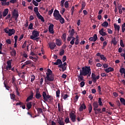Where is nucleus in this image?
Returning <instances> with one entry per match:
<instances>
[{
	"instance_id": "1",
	"label": "nucleus",
	"mask_w": 125,
	"mask_h": 125,
	"mask_svg": "<svg viewBox=\"0 0 125 125\" xmlns=\"http://www.w3.org/2000/svg\"><path fill=\"white\" fill-rule=\"evenodd\" d=\"M80 75H77L78 82L83 81V77L87 76V78H88V77H90V75H91V69H90V66L83 67L82 69H80Z\"/></svg>"
},
{
	"instance_id": "2",
	"label": "nucleus",
	"mask_w": 125,
	"mask_h": 125,
	"mask_svg": "<svg viewBox=\"0 0 125 125\" xmlns=\"http://www.w3.org/2000/svg\"><path fill=\"white\" fill-rule=\"evenodd\" d=\"M53 16L56 20L58 21L60 20V22L61 24H64L65 23V20L62 16L60 15V13H59V11L57 10H55L53 13Z\"/></svg>"
},
{
	"instance_id": "3",
	"label": "nucleus",
	"mask_w": 125,
	"mask_h": 125,
	"mask_svg": "<svg viewBox=\"0 0 125 125\" xmlns=\"http://www.w3.org/2000/svg\"><path fill=\"white\" fill-rule=\"evenodd\" d=\"M46 77L44 82L45 83H47V84H48L47 81L49 82H53L54 81V75H52V71L50 69H47V72L46 73Z\"/></svg>"
},
{
	"instance_id": "4",
	"label": "nucleus",
	"mask_w": 125,
	"mask_h": 125,
	"mask_svg": "<svg viewBox=\"0 0 125 125\" xmlns=\"http://www.w3.org/2000/svg\"><path fill=\"white\" fill-rule=\"evenodd\" d=\"M42 96L44 101H48V100H49V101H51V100H53L52 96L49 95H47L46 92L45 91L42 92Z\"/></svg>"
},
{
	"instance_id": "5",
	"label": "nucleus",
	"mask_w": 125,
	"mask_h": 125,
	"mask_svg": "<svg viewBox=\"0 0 125 125\" xmlns=\"http://www.w3.org/2000/svg\"><path fill=\"white\" fill-rule=\"evenodd\" d=\"M75 111H73L69 113V118L72 123H76L77 116L75 114Z\"/></svg>"
},
{
	"instance_id": "6",
	"label": "nucleus",
	"mask_w": 125,
	"mask_h": 125,
	"mask_svg": "<svg viewBox=\"0 0 125 125\" xmlns=\"http://www.w3.org/2000/svg\"><path fill=\"white\" fill-rule=\"evenodd\" d=\"M32 35L30 36L31 40H35V38H38L40 36V32L37 30H33L32 32Z\"/></svg>"
},
{
	"instance_id": "7",
	"label": "nucleus",
	"mask_w": 125,
	"mask_h": 125,
	"mask_svg": "<svg viewBox=\"0 0 125 125\" xmlns=\"http://www.w3.org/2000/svg\"><path fill=\"white\" fill-rule=\"evenodd\" d=\"M91 78L93 83H96V82L97 81V80H99V79H100V75H99L96 77L95 74L92 73L91 75Z\"/></svg>"
},
{
	"instance_id": "8",
	"label": "nucleus",
	"mask_w": 125,
	"mask_h": 125,
	"mask_svg": "<svg viewBox=\"0 0 125 125\" xmlns=\"http://www.w3.org/2000/svg\"><path fill=\"white\" fill-rule=\"evenodd\" d=\"M35 97L36 99H41V98L42 97V95H41V92H40L39 88L36 89Z\"/></svg>"
},
{
	"instance_id": "9",
	"label": "nucleus",
	"mask_w": 125,
	"mask_h": 125,
	"mask_svg": "<svg viewBox=\"0 0 125 125\" xmlns=\"http://www.w3.org/2000/svg\"><path fill=\"white\" fill-rule=\"evenodd\" d=\"M53 28H54V25H53L52 23H51L48 27V31L49 32L50 34H54V30Z\"/></svg>"
},
{
	"instance_id": "10",
	"label": "nucleus",
	"mask_w": 125,
	"mask_h": 125,
	"mask_svg": "<svg viewBox=\"0 0 125 125\" xmlns=\"http://www.w3.org/2000/svg\"><path fill=\"white\" fill-rule=\"evenodd\" d=\"M97 34H94L93 37L89 38V41H90V42H96V41H97Z\"/></svg>"
},
{
	"instance_id": "11",
	"label": "nucleus",
	"mask_w": 125,
	"mask_h": 125,
	"mask_svg": "<svg viewBox=\"0 0 125 125\" xmlns=\"http://www.w3.org/2000/svg\"><path fill=\"white\" fill-rule=\"evenodd\" d=\"M99 33L101 36H102V37H105V36H107V33L104 32V28H102L101 30H99Z\"/></svg>"
},
{
	"instance_id": "12",
	"label": "nucleus",
	"mask_w": 125,
	"mask_h": 125,
	"mask_svg": "<svg viewBox=\"0 0 125 125\" xmlns=\"http://www.w3.org/2000/svg\"><path fill=\"white\" fill-rule=\"evenodd\" d=\"M86 109V105L85 104H83L79 108V112H83V110H85Z\"/></svg>"
},
{
	"instance_id": "13",
	"label": "nucleus",
	"mask_w": 125,
	"mask_h": 125,
	"mask_svg": "<svg viewBox=\"0 0 125 125\" xmlns=\"http://www.w3.org/2000/svg\"><path fill=\"white\" fill-rule=\"evenodd\" d=\"M93 110L94 111V113H95V115H97V114H102V112L101 111V108H95Z\"/></svg>"
},
{
	"instance_id": "14",
	"label": "nucleus",
	"mask_w": 125,
	"mask_h": 125,
	"mask_svg": "<svg viewBox=\"0 0 125 125\" xmlns=\"http://www.w3.org/2000/svg\"><path fill=\"white\" fill-rule=\"evenodd\" d=\"M33 97H34V93L33 92H31V95L26 99V102H29L30 100H32Z\"/></svg>"
},
{
	"instance_id": "15",
	"label": "nucleus",
	"mask_w": 125,
	"mask_h": 125,
	"mask_svg": "<svg viewBox=\"0 0 125 125\" xmlns=\"http://www.w3.org/2000/svg\"><path fill=\"white\" fill-rule=\"evenodd\" d=\"M48 45L50 48V49H52L53 50L54 48H55V46H56V44H55V42H51L48 44Z\"/></svg>"
},
{
	"instance_id": "16",
	"label": "nucleus",
	"mask_w": 125,
	"mask_h": 125,
	"mask_svg": "<svg viewBox=\"0 0 125 125\" xmlns=\"http://www.w3.org/2000/svg\"><path fill=\"white\" fill-rule=\"evenodd\" d=\"M13 16L14 17L19 16V13L18 12V10L16 9H14L13 12Z\"/></svg>"
},
{
	"instance_id": "17",
	"label": "nucleus",
	"mask_w": 125,
	"mask_h": 125,
	"mask_svg": "<svg viewBox=\"0 0 125 125\" xmlns=\"http://www.w3.org/2000/svg\"><path fill=\"white\" fill-rule=\"evenodd\" d=\"M15 34V30L14 29H9V37H11L12 35Z\"/></svg>"
},
{
	"instance_id": "18",
	"label": "nucleus",
	"mask_w": 125,
	"mask_h": 125,
	"mask_svg": "<svg viewBox=\"0 0 125 125\" xmlns=\"http://www.w3.org/2000/svg\"><path fill=\"white\" fill-rule=\"evenodd\" d=\"M104 71H105V72H106V73H110V72H113L114 68L109 67L104 69Z\"/></svg>"
},
{
	"instance_id": "19",
	"label": "nucleus",
	"mask_w": 125,
	"mask_h": 125,
	"mask_svg": "<svg viewBox=\"0 0 125 125\" xmlns=\"http://www.w3.org/2000/svg\"><path fill=\"white\" fill-rule=\"evenodd\" d=\"M99 106V105L98 104V102H94V103H93V110H94V109H96L98 108Z\"/></svg>"
},
{
	"instance_id": "20",
	"label": "nucleus",
	"mask_w": 125,
	"mask_h": 125,
	"mask_svg": "<svg viewBox=\"0 0 125 125\" xmlns=\"http://www.w3.org/2000/svg\"><path fill=\"white\" fill-rule=\"evenodd\" d=\"M54 65H63L62 61L60 59H58L56 62L54 63Z\"/></svg>"
},
{
	"instance_id": "21",
	"label": "nucleus",
	"mask_w": 125,
	"mask_h": 125,
	"mask_svg": "<svg viewBox=\"0 0 125 125\" xmlns=\"http://www.w3.org/2000/svg\"><path fill=\"white\" fill-rule=\"evenodd\" d=\"M56 44L58 46H61V44H62V42L61 40L59 39H56Z\"/></svg>"
},
{
	"instance_id": "22",
	"label": "nucleus",
	"mask_w": 125,
	"mask_h": 125,
	"mask_svg": "<svg viewBox=\"0 0 125 125\" xmlns=\"http://www.w3.org/2000/svg\"><path fill=\"white\" fill-rule=\"evenodd\" d=\"M15 39V43H14V47L16 48L17 47V41L18 40V36L17 35H16L14 36Z\"/></svg>"
},
{
	"instance_id": "23",
	"label": "nucleus",
	"mask_w": 125,
	"mask_h": 125,
	"mask_svg": "<svg viewBox=\"0 0 125 125\" xmlns=\"http://www.w3.org/2000/svg\"><path fill=\"white\" fill-rule=\"evenodd\" d=\"M32 102H28L26 104V107L28 110H30L32 108Z\"/></svg>"
},
{
	"instance_id": "24",
	"label": "nucleus",
	"mask_w": 125,
	"mask_h": 125,
	"mask_svg": "<svg viewBox=\"0 0 125 125\" xmlns=\"http://www.w3.org/2000/svg\"><path fill=\"white\" fill-rule=\"evenodd\" d=\"M37 16L38 19H40L42 22H44V19L43 18V17L41 15V14L37 15Z\"/></svg>"
},
{
	"instance_id": "25",
	"label": "nucleus",
	"mask_w": 125,
	"mask_h": 125,
	"mask_svg": "<svg viewBox=\"0 0 125 125\" xmlns=\"http://www.w3.org/2000/svg\"><path fill=\"white\" fill-rule=\"evenodd\" d=\"M8 11H9V10L7 8L5 9L4 10V11L3 12V17H5V16H6V15H7V14H8Z\"/></svg>"
},
{
	"instance_id": "26",
	"label": "nucleus",
	"mask_w": 125,
	"mask_h": 125,
	"mask_svg": "<svg viewBox=\"0 0 125 125\" xmlns=\"http://www.w3.org/2000/svg\"><path fill=\"white\" fill-rule=\"evenodd\" d=\"M114 29L115 30H117L118 31V32L120 31V27L119 25L116 24V23L114 24Z\"/></svg>"
},
{
	"instance_id": "27",
	"label": "nucleus",
	"mask_w": 125,
	"mask_h": 125,
	"mask_svg": "<svg viewBox=\"0 0 125 125\" xmlns=\"http://www.w3.org/2000/svg\"><path fill=\"white\" fill-rule=\"evenodd\" d=\"M111 43H113L114 45H116V44L118 43V42H117V39H116V38L114 37L113 39H112Z\"/></svg>"
},
{
	"instance_id": "28",
	"label": "nucleus",
	"mask_w": 125,
	"mask_h": 125,
	"mask_svg": "<svg viewBox=\"0 0 125 125\" xmlns=\"http://www.w3.org/2000/svg\"><path fill=\"white\" fill-rule=\"evenodd\" d=\"M34 11L35 12L37 16L40 14V12H39V8H38V7H34Z\"/></svg>"
},
{
	"instance_id": "29",
	"label": "nucleus",
	"mask_w": 125,
	"mask_h": 125,
	"mask_svg": "<svg viewBox=\"0 0 125 125\" xmlns=\"http://www.w3.org/2000/svg\"><path fill=\"white\" fill-rule=\"evenodd\" d=\"M84 81H85L84 80V79H83V80H81V82H79V83H80V86L81 87H83V86H84V84H85V83H84Z\"/></svg>"
},
{
	"instance_id": "30",
	"label": "nucleus",
	"mask_w": 125,
	"mask_h": 125,
	"mask_svg": "<svg viewBox=\"0 0 125 125\" xmlns=\"http://www.w3.org/2000/svg\"><path fill=\"white\" fill-rule=\"evenodd\" d=\"M109 25V23H108V22H107L106 21L104 22L102 24V27H104L105 28H107V27H108V25Z\"/></svg>"
},
{
	"instance_id": "31",
	"label": "nucleus",
	"mask_w": 125,
	"mask_h": 125,
	"mask_svg": "<svg viewBox=\"0 0 125 125\" xmlns=\"http://www.w3.org/2000/svg\"><path fill=\"white\" fill-rule=\"evenodd\" d=\"M59 68H61L62 69V72H64V71H66V67L63 66V64H60L58 65Z\"/></svg>"
},
{
	"instance_id": "32",
	"label": "nucleus",
	"mask_w": 125,
	"mask_h": 125,
	"mask_svg": "<svg viewBox=\"0 0 125 125\" xmlns=\"http://www.w3.org/2000/svg\"><path fill=\"white\" fill-rule=\"evenodd\" d=\"M120 101L121 103L125 106V99H124V98H120Z\"/></svg>"
},
{
	"instance_id": "33",
	"label": "nucleus",
	"mask_w": 125,
	"mask_h": 125,
	"mask_svg": "<svg viewBox=\"0 0 125 125\" xmlns=\"http://www.w3.org/2000/svg\"><path fill=\"white\" fill-rule=\"evenodd\" d=\"M58 124L60 125H65V123L64 122V121H63V119H60L58 121Z\"/></svg>"
},
{
	"instance_id": "34",
	"label": "nucleus",
	"mask_w": 125,
	"mask_h": 125,
	"mask_svg": "<svg viewBox=\"0 0 125 125\" xmlns=\"http://www.w3.org/2000/svg\"><path fill=\"white\" fill-rule=\"evenodd\" d=\"M88 111H89V114H90V113H91V111H92V105H91V104H89L88 105Z\"/></svg>"
},
{
	"instance_id": "35",
	"label": "nucleus",
	"mask_w": 125,
	"mask_h": 125,
	"mask_svg": "<svg viewBox=\"0 0 125 125\" xmlns=\"http://www.w3.org/2000/svg\"><path fill=\"white\" fill-rule=\"evenodd\" d=\"M15 81H16L15 78L13 77L12 79V83L13 85H14V86H16V83H15Z\"/></svg>"
},
{
	"instance_id": "36",
	"label": "nucleus",
	"mask_w": 125,
	"mask_h": 125,
	"mask_svg": "<svg viewBox=\"0 0 125 125\" xmlns=\"http://www.w3.org/2000/svg\"><path fill=\"white\" fill-rule=\"evenodd\" d=\"M64 53H65V50H64V49H62L59 53V55H60V56H63Z\"/></svg>"
},
{
	"instance_id": "37",
	"label": "nucleus",
	"mask_w": 125,
	"mask_h": 125,
	"mask_svg": "<svg viewBox=\"0 0 125 125\" xmlns=\"http://www.w3.org/2000/svg\"><path fill=\"white\" fill-rule=\"evenodd\" d=\"M100 58L101 60H104V61H106V60H107V58H106V57L104 56V55H102Z\"/></svg>"
},
{
	"instance_id": "38",
	"label": "nucleus",
	"mask_w": 125,
	"mask_h": 125,
	"mask_svg": "<svg viewBox=\"0 0 125 125\" xmlns=\"http://www.w3.org/2000/svg\"><path fill=\"white\" fill-rule=\"evenodd\" d=\"M64 122L66 124L71 123V122H70V118H69V117H66L64 120Z\"/></svg>"
},
{
	"instance_id": "39",
	"label": "nucleus",
	"mask_w": 125,
	"mask_h": 125,
	"mask_svg": "<svg viewBox=\"0 0 125 125\" xmlns=\"http://www.w3.org/2000/svg\"><path fill=\"white\" fill-rule=\"evenodd\" d=\"M32 3L35 5V6H39V3L38 2L36 1L35 0H32Z\"/></svg>"
},
{
	"instance_id": "40",
	"label": "nucleus",
	"mask_w": 125,
	"mask_h": 125,
	"mask_svg": "<svg viewBox=\"0 0 125 125\" xmlns=\"http://www.w3.org/2000/svg\"><path fill=\"white\" fill-rule=\"evenodd\" d=\"M64 7L65 8H69V2L68 1H66L64 3Z\"/></svg>"
},
{
	"instance_id": "41",
	"label": "nucleus",
	"mask_w": 125,
	"mask_h": 125,
	"mask_svg": "<svg viewBox=\"0 0 125 125\" xmlns=\"http://www.w3.org/2000/svg\"><path fill=\"white\" fill-rule=\"evenodd\" d=\"M74 34H75V30L74 29H72L69 36L74 37Z\"/></svg>"
},
{
	"instance_id": "42",
	"label": "nucleus",
	"mask_w": 125,
	"mask_h": 125,
	"mask_svg": "<svg viewBox=\"0 0 125 125\" xmlns=\"http://www.w3.org/2000/svg\"><path fill=\"white\" fill-rule=\"evenodd\" d=\"M11 68H12V66L11 65H7L5 68V70L6 71H9L10 70H11Z\"/></svg>"
},
{
	"instance_id": "43",
	"label": "nucleus",
	"mask_w": 125,
	"mask_h": 125,
	"mask_svg": "<svg viewBox=\"0 0 125 125\" xmlns=\"http://www.w3.org/2000/svg\"><path fill=\"white\" fill-rule=\"evenodd\" d=\"M56 96L57 97H60V89H59L56 91Z\"/></svg>"
},
{
	"instance_id": "44",
	"label": "nucleus",
	"mask_w": 125,
	"mask_h": 125,
	"mask_svg": "<svg viewBox=\"0 0 125 125\" xmlns=\"http://www.w3.org/2000/svg\"><path fill=\"white\" fill-rule=\"evenodd\" d=\"M53 10H54V8H52L48 12V15H51L52 13H53Z\"/></svg>"
},
{
	"instance_id": "45",
	"label": "nucleus",
	"mask_w": 125,
	"mask_h": 125,
	"mask_svg": "<svg viewBox=\"0 0 125 125\" xmlns=\"http://www.w3.org/2000/svg\"><path fill=\"white\" fill-rule=\"evenodd\" d=\"M11 62H12V60L8 61L6 62L7 66H11Z\"/></svg>"
},
{
	"instance_id": "46",
	"label": "nucleus",
	"mask_w": 125,
	"mask_h": 125,
	"mask_svg": "<svg viewBox=\"0 0 125 125\" xmlns=\"http://www.w3.org/2000/svg\"><path fill=\"white\" fill-rule=\"evenodd\" d=\"M86 5V4L85 3V2H82L81 8H82V9H84Z\"/></svg>"
},
{
	"instance_id": "47",
	"label": "nucleus",
	"mask_w": 125,
	"mask_h": 125,
	"mask_svg": "<svg viewBox=\"0 0 125 125\" xmlns=\"http://www.w3.org/2000/svg\"><path fill=\"white\" fill-rule=\"evenodd\" d=\"M32 63H33V62H31V61H26L24 62V64H25V65H30V64H32Z\"/></svg>"
},
{
	"instance_id": "48",
	"label": "nucleus",
	"mask_w": 125,
	"mask_h": 125,
	"mask_svg": "<svg viewBox=\"0 0 125 125\" xmlns=\"http://www.w3.org/2000/svg\"><path fill=\"white\" fill-rule=\"evenodd\" d=\"M4 85L6 89H7V90H9V88H10V87L6 85V83H5V81L4 82Z\"/></svg>"
},
{
	"instance_id": "49",
	"label": "nucleus",
	"mask_w": 125,
	"mask_h": 125,
	"mask_svg": "<svg viewBox=\"0 0 125 125\" xmlns=\"http://www.w3.org/2000/svg\"><path fill=\"white\" fill-rule=\"evenodd\" d=\"M98 91L99 94L100 95L102 94V92L101 91V87L100 86H98Z\"/></svg>"
},
{
	"instance_id": "50",
	"label": "nucleus",
	"mask_w": 125,
	"mask_h": 125,
	"mask_svg": "<svg viewBox=\"0 0 125 125\" xmlns=\"http://www.w3.org/2000/svg\"><path fill=\"white\" fill-rule=\"evenodd\" d=\"M1 50H2V43H0V54H4V53H2L1 52Z\"/></svg>"
},
{
	"instance_id": "51",
	"label": "nucleus",
	"mask_w": 125,
	"mask_h": 125,
	"mask_svg": "<svg viewBox=\"0 0 125 125\" xmlns=\"http://www.w3.org/2000/svg\"><path fill=\"white\" fill-rule=\"evenodd\" d=\"M11 99L15 100V95L14 94H10Z\"/></svg>"
},
{
	"instance_id": "52",
	"label": "nucleus",
	"mask_w": 125,
	"mask_h": 125,
	"mask_svg": "<svg viewBox=\"0 0 125 125\" xmlns=\"http://www.w3.org/2000/svg\"><path fill=\"white\" fill-rule=\"evenodd\" d=\"M37 111L38 112V113H40V114H42V113H43L42 111V109L41 108H38L37 109Z\"/></svg>"
},
{
	"instance_id": "53",
	"label": "nucleus",
	"mask_w": 125,
	"mask_h": 125,
	"mask_svg": "<svg viewBox=\"0 0 125 125\" xmlns=\"http://www.w3.org/2000/svg\"><path fill=\"white\" fill-rule=\"evenodd\" d=\"M98 103L100 106H102L103 105L102 104V101H101V98H99Z\"/></svg>"
},
{
	"instance_id": "54",
	"label": "nucleus",
	"mask_w": 125,
	"mask_h": 125,
	"mask_svg": "<svg viewBox=\"0 0 125 125\" xmlns=\"http://www.w3.org/2000/svg\"><path fill=\"white\" fill-rule=\"evenodd\" d=\"M28 29H30V30H33L34 28H33V23H31L28 27Z\"/></svg>"
},
{
	"instance_id": "55",
	"label": "nucleus",
	"mask_w": 125,
	"mask_h": 125,
	"mask_svg": "<svg viewBox=\"0 0 125 125\" xmlns=\"http://www.w3.org/2000/svg\"><path fill=\"white\" fill-rule=\"evenodd\" d=\"M26 45H27V41H25L21 46L22 48H25Z\"/></svg>"
},
{
	"instance_id": "56",
	"label": "nucleus",
	"mask_w": 125,
	"mask_h": 125,
	"mask_svg": "<svg viewBox=\"0 0 125 125\" xmlns=\"http://www.w3.org/2000/svg\"><path fill=\"white\" fill-rule=\"evenodd\" d=\"M79 99V96L76 95L74 98V103H77V102L78 101V100Z\"/></svg>"
},
{
	"instance_id": "57",
	"label": "nucleus",
	"mask_w": 125,
	"mask_h": 125,
	"mask_svg": "<svg viewBox=\"0 0 125 125\" xmlns=\"http://www.w3.org/2000/svg\"><path fill=\"white\" fill-rule=\"evenodd\" d=\"M58 107L59 112H61V110L62 108H61V105H60V103H58Z\"/></svg>"
},
{
	"instance_id": "58",
	"label": "nucleus",
	"mask_w": 125,
	"mask_h": 125,
	"mask_svg": "<svg viewBox=\"0 0 125 125\" xmlns=\"http://www.w3.org/2000/svg\"><path fill=\"white\" fill-rule=\"evenodd\" d=\"M12 55H14V56H16V51L15 50H13L11 52Z\"/></svg>"
},
{
	"instance_id": "59",
	"label": "nucleus",
	"mask_w": 125,
	"mask_h": 125,
	"mask_svg": "<svg viewBox=\"0 0 125 125\" xmlns=\"http://www.w3.org/2000/svg\"><path fill=\"white\" fill-rule=\"evenodd\" d=\"M107 44H108V42H107V41H104L103 42V48H104V47H105V46H106Z\"/></svg>"
},
{
	"instance_id": "60",
	"label": "nucleus",
	"mask_w": 125,
	"mask_h": 125,
	"mask_svg": "<svg viewBox=\"0 0 125 125\" xmlns=\"http://www.w3.org/2000/svg\"><path fill=\"white\" fill-rule=\"evenodd\" d=\"M6 42L8 44H11V39H7L6 40Z\"/></svg>"
},
{
	"instance_id": "61",
	"label": "nucleus",
	"mask_w": 125,
	"mask_h": 125,
	"mask_svg": "<svg viewBox=\"0 0 125 125\" xmlns=\"http://www.w3.org/2000/svg\"><path fill=\"white\" fill-rule=\"evenodd\" d=\"M62 38L63 39L64 41H66V33H64L62 36Z\"/></svg>"
},
{
	"instance_id": "62",
	"label": "nucleus",
	"mask_w": 125,
	"mask_h": 125,
	"mask_svg": "<svg viewBox=\"0 0 125 125\" xmlns=\"http://www.w3.org/2000/svg\"><path fill=\"white\" fill-rule=\"evenodd\" d=\"M120 45L122 46V47H125V44H124V42H123V40L120 41Z\"/></svg>"
},
{
	"instance_id": "63",
	"label": "nucleus",
	"mask_w": 125,
	"mask_h": 125,
	"mask_svg": "<svg viewBox=\"0 0 125 125\" xmlns=\"http://www.w3.org/2000/svg\"><path fill=\"white\" fill-rule=\"evenodd\" d=\"M35 78H36V77L35 76V75H33L31 77V83H33V82H34V81H35Z\"/></svg>"
},
{
	"instance_id": "64",
	"label": "nucleus",
	"mask_w": 125,
	"mask_h": 125,
	"mask_svg": "<svg viewBox=\"0 0 125 125\" xmlns=\"http://www.w3.org/2000/svg\"><path fill=\"white\" fill-rule=\"evenodd\" d=\"M66 59H67V57H66V56H63L62 59V62H65V61H66Z\"/></svg>"
}]
</instances>
